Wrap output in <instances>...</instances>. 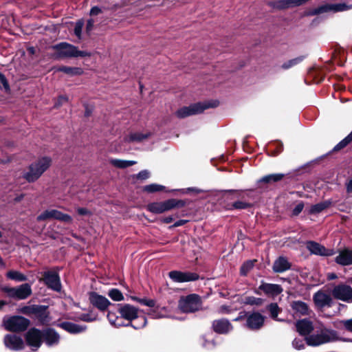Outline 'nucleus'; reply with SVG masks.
I'll list each match as a JSON object with an SVG mask.
<instances>
[{"instance_id": "nucleus-47", "label": "nucleus", "mask_w": 352, "mask_h": 352, "mask_svg": "<svg viewBox=\"0 0 352 352\" xmlns=\"http://www.w3.org/2000/svg\"><path fill=\"white\" fill-rule=\"evenodd\" d=\"M263 300L260 298H256L254 296H248L245 299V302L248 305H260L263 303Z\"/></svg>"}, {"instance_id": "nucleus-8", "label": "nucleus", "mask_w": 352, "mask_h": 352, "mask_svg": "<svg viewBox=\"0 0 352 352\" xmlns=\"http://www.w3.org/2000/svg\"><path fill=\"white\" fill-rule=\"evenodd\" d=\"M3 322L6 329L15 332L25 331L30 324L28 319L19 316L5 318Z\"/></svg>"}, {"instance_id": "nucleus-9", "label": "nucleus", "mask_w": 352, "mask_h": 352, "mask_svg": "<svg viewBox=\"0 0 352 352\" xmlns=\"http://www.w3.org/2000/svg\"><path fill=\"white\" fill-rule=\"evenodd\" d=\"M331 293L333 296L338 300L352 302V287L349 285H338L333 287Z\"/></svg>"}, {"instance_id": "nucleus-29", "label": "nucleus", "mask_w": 352, "mask_h": 352, "mask_svg": "<svg viewBox=\"0 0 352 352\" xmlns=\"http://www.w3.org/2000/svg\"><path fill=\"white\" fill-rule=\"evenodd\" d=\"M148 314L153 318H162L168 316V309L165 307H154L149 310Z\"/></svg>"}, {"instance_id": "nucleus-21", "label": "nucleus", "mask_w": 352, "mask_h": 352, "mask_svg": "<svg viewBox=\"0 0 352 352\" xmlns=\"http://www.w3.org/2000/svg\"><path fill=\"white\" fill-rule=\"evenodd\" d=\"M43 339L47 346H51L58 344L60 336L55 330L49 328L43 331Z\"/></svg>"}, {"instance_id": "nucleus-44", "label": "nucleus", "mask_w": 352, "mask_h": 352, "mask_svg": "<svg viewBox=\"0 0 352 352\" xmlns=\"http://www.w3.org/2000/svg\"><path fill=\"white\" fill-rule=\"evenodd\" d=\"M267 309L270 313L271 317L276 320H278L277 317L280 309L278 305L276 303H271L268 305Z\"/></svg>"}, {"instance_id": "nucleus-19", "label": "nucleus", "mask_w": 352, "mask_h": 352, "mask_svg": "<svg viewBox=\"0 0 352 352\" xmlns=\"http://www.w3.org/2000/svg\"><path fill=\"white\" fill-rule=\"evenodd\" d=\"M307 248L314 254L320 256H331L333 254V251L326 249L323 245L315 241H308Z\"/></svg>"}, {"instance_id": "nucleus-48", "label": "nucleus", "mask_w": 352, "mask_h": 352, "mask_svg": "<svg viewBox=\"0 0 352 352\" xmlns=\"http://www.w3.org/2000/svg\"><path fill=\"white\" fill-rule=\"evenodd\" d=\"M250 206V204L248 202L243 201H237L232 204V208L234 209H245Z\"/></svg>"}, {"instance_id": "nucleus-3", "label": "nucleus", "mask_w": 352, "mask_h": 352, "mask_svg": "<svg viewBox=\"0 0 352 352\" xmlns=\"http://www.w3.org/2000/svg\"><path fill=\"white\" fill-rule=\"evenodd\" d=\"M52 48L56 50V53L54 55L55 58L85 57L91 55L90 53L85 51H80L76 47L65 42L55 45Z\"/></svg>"}, {"instance_id": "nucleus-6", "label": "nucleus", "mask_w": 352, "mask_h": 352, "mask_svg": "<svg viewBox=\"0 0 352 352\" xmlns=\"http://www.w3.org/2000/svg\"><path fill=\"white\" fill-rule=\"evenodd\" d=\"M352 9V5H348L344 3H327L318 8L311 9L308 11L307 15L314 16L328 12H338Z\"/></svg>"}, {"instance_id": "nucleus-50", "label": "nucleus", "mask_w": 352, "mask_h": 352, "mask_svg": "<svg viewBox=\"0 0 352 352\" xmlns=\"http://www.w3.org/2000/svg\"><path fill=\"white\" fill-rule=\"evenodd\" d=\"M292 346L296 349L300 350L304 348V340L300 338H295L292 342Z\"/></svg>"}, {"instance_id": "nucleus-46", "label": "nucleus", "mask_w": 352, "mask_h": 352, "mask_svg": "<svg viewBox=\"0 0 352 352\" xmlns=\"http://www.w3.org/2000/svg\"><path fill=\"white\" fill-rule=\"evenodd\" d=\"M97 316L92 314L91 312L87 314H82L78 316V319L85 322H93L96 320Z\"/></svg>"}, {"instance_id": "nucleus-4", "label": "nucleus", "mask_w": 352, "mask_h": 352, "mask_svg": "<svg viewBox=\"0 0 352 352\" xmlns=\"http://www.w3.org/2000/svg\"><path fill=\"white\" fill-rule=\"evenodd\" d=\"M118 312L122 320L125 319L129 321L127 324L135 329H139L146 326L147 320L145 317H142L141 324L139 325L133 324L131 321L138 318V309L130 304L118 305Z\"/></svg>"}, {"instance_id": "nucleus-20", "label": "nucleus", "mask_w": 352, "mask_h": 352, "mask_svg": "<svg viewBox=\"0 0 352 352\" xmlns=\"http://www.w3.org/2000/svg\"><path fill=\"white\" fill-rule=\"evenodd\" d=\"M214 331L220 334H226L231 331L233 329L232 325L226 319L216 320L212 322Z\"/></svg>"}, {"instance_id": "nucleus-60", "label": "nucleus", "mask_w": 352, "mask_h": 352, "mask_svg": "<svg viewBox=\"0 0 352 352\" xmlns=\"http://www.w3.org/2000/svg\"><path fill=\"white\" fill-rule=\"evenodd\" d=\"M67 100H68V98L66 96H60L58 100L57 103H56V106L61 105L63 102H67Z\"/></svg>"}, {"instance_id": "nucleus-33", "label": "nucleus", "mask_w": 352, "mask_h": 352, "mask_svg": "<svg viewBox=\"0 0 352 352\" xmlns=\"http://www.w3.org/2000/svg\"><path fill=\"white\" fill-rule=\"evenodd\" d=\"M110 163L114 166L115 167L119 168H124L131 166H133L136 164L135 161L133 160H123L118 159H111L110 160Z\"/></svg>"}, {"instance_id": "nucleus-18", "label": "nucleus", "mask_w": 352, "mask_h": 352, "mask_svg": "<svg viewBox=\"0 0 352 352\" xmlns=\"http://www.w3.org/2000/svg\"><path fill=\"white\" fill-rule=\"evenodd\" d=\"M46 307L41 305L24 306L19 309V312L27 316L34 315L36 317L42 318L45 315Z\"/></svg>"}, {"instance_id": "nucleus-10", "label": "nucleus", "mask_w": 352, "mask_h": 352, "mask_svg": "<svg viewBox=\"0 0 352 352\" xmlns=\"http://www.w3.org/2000/svg\"><path fill=\"white\" fill-rule=\"evenodd\" d=\"M46 219H57L65 223H72V221L71 216L54 209L47 210L37 217L38 221Z\"/></svg>"}, {"instance_id": "nucleus-12", "label": "nucleus", "mask_w": 352, "mask_h": 352, "mask_svg": "<svg viewBox=\"0 0 352 352\" xmlns=\"http://www.w3.org/2000/svg\"><path fill=\"white\" fill-rule=\"evenodd\" d=\"M169 278L175 283L194 281L199 278V275L190 272L173 270L168 273Z\"/></svg>"}, {"instance_id": "nucleus-59", "label": "nucleus", "mask_w": 352, "mask_h": 352, "mask_svg": "<svg viewBox=\"0 0 352 352\" xmlns=\"http://www.w3.org/2000/svg\"><path fill=\"white\" fill-rule=\"evenodd\" d=\"M101 12V10L97 7V6H95L94 8H92L90 10V14L91 15H97L100 12Z\"/></svg>"}, {"instance_id": "nucleus-40", "label": "nucleus", "mask_w": 352, "mask_h": 352, "mask_svg": "<svg viewBox=\"0 0 352 352\" xmlns=\"http://www.w3.org/2000/svg\"><path fill=\"white\" fill-rule=\"evenodd\" d=\"M303 59L304 56H302L289 60L281 65V68L283 69H288L301 63L303 60Z\"/></svg>"}, {"instance_id": "nucleus-27", "label": "nucleus", "mask_w": 352, "mask_h": 352, "mask_svg": "<svg viewBox=\"0 0 352 352\" xmlns=\"http://www.w3.org/2000/svg\"><path fill=\"white\" fill-rule=\"evenodd\" d=\"M58 326L70 333H79L86 329V326L76 324L70 322H61Z\"/></svg>"}, {"instance_id": "nucleus-11", "label": "nucleus", "mask_w": 352, "mask_h": 352, "mask_svg": "<svg viewBox=\"0 0 352 352\" xmlns=\"http://www.w3.org/2000/svg\"><path fill=\"white\" fill-rule=\"evenodd\" d=\"M209 106L205 104L196 103L188 107H184L176 111V116L179 118H184L190 116L201 113Z\"/></svg>"}, {"instance_id": "nucleus-35", "label": "nucleus", "mask_w": 352, "mask_h": 352, "mask_svg": "<svg viewBox=\"0 0 352 352\" xmlns=\"http://www.w3.org/2000/svg\"><path fill=\"white\" fill-rule=\"evenodd\" d=\"M146 209L154 214H161L164 212L163 202H153L146 206Z\"/></svg>"}, {"instance_id": "nucleus-7", "label": "nucleus", "mask_w": 352, "mask_h": 352, "mask_svg": "<svg viewBox=\"0 0 352 352\" xmlns=\"http://www.w3.org/2000/svg\"><path fill=\"white\" fill-rule=\"evenodd\" d=\"M2 290L8 297L16 300H25L32 295V290L30 284L24 283L17 287H5Z\"/></svg>"}, {"instance_id": "nucleus-36", "label": "nucleus", "mask_w": 352, "mask_h": 352, "mask_svg": "<svg viewBox=\"0 0 352 352\" xmlns=\"http://www.w3.org/2000/svg\"><path fill=\"white\" fill-rule=\"evenodd\" d=\"M331 204L330 201H324L320 202L317 204L313 205L311 206L309 209L310 214H318L324 210L325 208H328Z\"/></svg>"}, {"instance_id": "nucleus-54", "label": "nucleus", "mask_w": 352, "mask_h": 352, "mask_svg": "<svg viewBox=\"0 0 352 352\" xmlns=\"http://www.w3.org/2000/svg\"><path fill=\"white\" fill-rule=\"evenodd\" d=\"M180 190L182 192V193L194 192L196 194H199L204 192L203 190L197 188H188L186 189H182Z\"/></svg>"}, {"instance_id": "nucleus-15", "label": "nucleus", "mask_w": 352, "mask_h": 352, "mask_svg": "<svg viewBox=\"0 0 352 352\" xmlns=\"http://www.w3.org/2000/svg\"><path fill=\"white\" fill-rule=\"evenodd\" d=\"M44 281L47 287L54 291L59 292L61 289V283L57 272L47 271L44 272Z\"/></svg>"}, {"instance_id": "nucleus-39", "label": "nucleus", "mask_w": 352, "mask_h": 352, "mask_svg": "<svg viewBox=\"0 0 352 352\" xmlns=\"http://www.w3.org/2000/svg\"><path fill=\"white\" fill-rule=\"evenodd\" d=\"M166 187L164 186L157 184H151L146 185L143 187L142 190L148 193H153L156 192L164 190Z\"/></svg>"}, {"instance_id": "nucleus-34", "label": "nucleus", "mask_w": 352, "mask_h": 352, "mask_svg": "<svg viewBox=\"0 0 352 352\" xmlns=\"http://www.w3.org/2000/svg\"><path fill=\"white\" fill-rule=\"evenodd\" d=\"M6 276L8 278L15 280L16 282H23L28 280L25 275L16 270H10L7 272Z\"/></svg>"}, {"instance_id": "nucleus-43", "label": "nucleus", "mask_w": 352, "mask_h": 352, "mask_svg": "<svg viewBox=\"0 0 352 352\" xmlns=\"http://www.w3.org/2000/svg\"><path fill=\"white\" fill-rule=\"evenodd\" d=\"M131 299L134 301L138 302L141 305L149 307H154L155 305V302L154 300L152 299H148V298H140L135 296H131Z\"/></svg>"}, {"instance_id": "nucleus-51", "label": "nucleus", "mask_w": 352, "mask_h": 352, "mask_svg": "<svg viewBox=\"0 0 352 352\" xmlns=\"http://www.w3.org/2000/svg\"><path fill=\"white\" fill-rule=\"evenodd\" d=\"M151 173L148 170H143L139 172L135 177L138 179L145 180L150 177Z\"/></svg>"}, {"instance_id": "nucleus-31", "label": "nucleus", "mask_w": 352, "mask_h": 352, "mask_svg": "<svg viewBox=\"0 0 352 352\" xmlns=\"http://www.w3.org/2000/svg\"><path fill=\"white\" fill-rule=\"evenodd\" d=\"M107 318L111 324L114 327H120L123 326H129V324H124L122 322L120 316H117L114 312L109 311L107 314Z\"/></svg>"}, {"instance_id": "nucleus-53", "label": "nucleus", "mask_w": 352, "mask_h": 352, "mask_svg": "<svg viewBox=\"0 0 352 352\" xmlns=\"http://www.w3.org/2000/svg\"><path fill=\"white\" fill-rule=\"evenodd\" d=\"M304 208V204L302 202L298 203L293 210L292 214L295 216L298 215Z\"/></svg>"}, {"instance_id": "nucleus-30", "label": "nucleus", "mask_w": 352, "mask_h": 352, "mask_svg": "<svg viewBox=\"0 0 352 352\" xmlns=\"http://www.w3.org/2000/svg\"><path fill=\"white\" fill-rule=\"evenodd\" d=\"M163 202L164 212L170 210L175 208H182L185 206V202L182 200L170 199Z\"/></svg>"}, {"instance_id": "nucleus-57", "label": "nucleus", "mask_w": 352, "mask_h": 352, "mask_svg": "<svg viewBox=\"0 0 352 352\" xmlns=\"http://www.w3.org/2000/svg\"><path fill=\"white\" fill-rule=\"evenodd\" d=\"M344 327L352 332V318L343 322Z\"/></svg>"}, {"instance_id": "nucleus-1", "label": "nucleus", "mask_w": 352, "mask_h": 352, "mask_svg": "<svg viewBox=\"0 0 352 352\" xmlns=\"http://www.w3.org/2000/svg\"><path fill=\"white\" fill-rule=\"evenodd\" d=\"M339 336L334 330L323 328L316 333L305 337V342L309 346H317L328 342L338 340Z\"/></svg>"}, {"instance_id": "nucleus-45", "label": "nucleus", "mask_w": 352, "mask_h": 352, "mask_svg": "<svg viewBox=\"0 0 352 352\" xmlns=\"http://www.w3.org/2000/svg\"><path fill=\"white\" fill-rule=\"evenodd\" d=\"M254 262V261H247L245 262L241 267V274L245 276L253 268Z\"/></svg>"}, {"instance_id": "nucleus-56", "label": "nucleus", "mask_w": 352, "mask_h": 352, "mask_svg": "<svg viewBox=\"0 0 352 352\" xmlns=\"http://www.w3.org/2000/svg\"><path fill=\"white\" fill-rule=\"evenodd\" d=\"M77 212L80 215H90L91 212L85 208H78Z\"/></svg>"}, {"instance_id": "nucleus-52", "label": "nucleus", "mask_w": 352, "mask_h": 352, "mask_svg": "<svg viewBox=\"0 0 352 352\" xmlns=\"http://www.w3.org/2000/svg\"><path fill=\"white\" fill-rule=\"evenodd\" d=\"M82 27H83L82 21H78L76 23V25L74 28V34L77 36L78 38H80Z\"/></svg>"}, {"instance_id": "nucleus-25", "label": "nucleus", "mask_w": 352, "mask_h": 352, "mask_svg": "<svg viewBox=\"0 0 352 352\" xmlns=\"http://www.w3.org/2000/svg\"><path fill=\"white\" fill-rule=\"evenodd\" d=\"M273 270L276 273H283L291 268V263L287 258L279 256L273 264Z\"/></svg>"}, {"instance_id": "nucleus-28", "label": "nucleus", "mask_w": 352, "mask_h": 352, "mask_svg": "<svg viewBox=\"0 0 352 352\" xmlns=\"http://www.w3.org/2000/svg\"><path fill=\"white\" fill-rule=\"evenodd\" d=\"M292 308L296 314L300 316L309 315L310 310L307 303L298 300L292 303Z\"/></svg>"}, {"instance_id": "nucleus-55", "label": "nucleus", "mask_w": 352, "mask_h": 352, "mask_svg": "<svg viewBox=\"0 0 352 352\" xmlns=\"http://www.w3.org/2000/svg\"><path fill=\"white\" fill-rule=\"evenodd\" d=\"M203 345L205 348H206L208 349H212L215 346L216 344H215V342H214V340L208 341V340H205Z\"/></svg>"}, {"instance_id": "nucleus-2", "label": "nucleus", "mask_w": 352, "mask_h": 352, "mask_svg": "<svg viewBox=\"0 0 352 352\" xmlns=\"http://www.w3.org/2000/svg\"><path fill=\"white\" fill-rule=\"evenodd\" d=\"M52 159L49 157H43L30 165L29 170L25 173L24 178L29 182L37 180L43 173L51 166Z\"/></svg>"}, {"instance_id": "nucleus-13", "label": "nucleus", "mask_w": 352, "mask_h": 352, "mask_svg": "<svg viewBox=\"0 0 352 352\" xmlns=\"http://www.w3.org/2000/svg\"><path fill=\"white\" fill-rule=\"evenodd\" d=\"M265 321V316L258 312L248 314L246 317V327L251 330L260 329Z\"/></svg>"}, {"instance_id": "nucleus-5", "label": "nucleus", "mask_w": 352, "mask_h": 352, "mask_svg": "<svg viewBox=\"0 0 352 352\" xmlns=\"http://www.w3.org/2000/svg\"><path fill=\"white\" fill-rule=\"evenodd\" d=\"M201 305L199 296L196 294H190L179 299L178 307L183 313H192L198 311Z\"/></svg>"}, {"instance_id": "nucleus-14", "label": "nucleus", "mask_w": 352, "mask_h": 352, "mask_svg": "<svg viewBox=\"0 0 352 352\" xmlns=\"http://www.w3.org/2000/svg\"><path fill=\"white\" fill-rule=\"evenodd\" d=\"M89 299L92 305L102 311L107 310L111 304L106 297L94 292L89 293Z\"/></svg>"}, {"instance_id": "nucleus-63", "label": "nucleus", "mask_w": 352, "mask_h": 352, "mask_svg": "<svg viewBox=\"0 0 352 352\" xmlns=\"http://www.w3.org/2000/svg\"><path fill=\"white\" fill-rule=\"evenodd\" d=\"M187 222L186 220H179L177 221H176L173 227H179V226H183L184 224H185Z\"/></svg>"}, {"instance_id": "nucleus-49", "label": "nucleus", "mask_w": 352, "mask_h": 352, "mask_svg": "<svg viewBox=\"0 0 352 352\" xmlns=\"http://www.w3.org/2000/svg\"><path fill=\"white\" fill-rule=\"evenodd\" d=\"M0 89H3L6 92L10 91V86L4 75L0 73Z\"/></svg>"}, {"instance_id": "nucleus-32", "label": "nucleus", "mask_w": 352, "mask_h": 352, "mask_svg": "<svg viewBox=\"0 0 352 352\" xmlns=\"http://www.w3.org/2000/svg\"><path fill=\"white\" fill-rule=\"evenodd\" d=\"M151 135V132H146V133H142V132H135V133H131L129 138H128V140L129 142H140L147 138H148Z\"/></svg>"}, {"instance_id": "nucleus-64", "label": "nucleus", "mask_w": 352, "mask_h": 352, "mask_svg": "<svg viewBox=\"0 0 352 352\" xmlns=\"http://www.w3.org/2000/svg\"><path fill=\"white\" fill-rule=\"evenodd\" d=\"M173 221V218L172 216L166 217L162 219V221L165 223H169L172 222Z\"/></svg>"}, {"instance_id": "nucleus-61", "label": "nucleus", "mask_w": 352, "mask_h": 352, "mask_svg": "<svg viewBox=\"0 0 352 352\" xmlns=\"http://www.w3.org/2000/svg\"><path fill=\"white\" fill-rule=\"evenodd\" d=\"M94 21L93 19H89L87 23V30L91 31L94 27Z\"/></svg>"}, {"instance_id": "nucleus-38", "label": "nucleus", "mask_w": 352, "mask_h": 352, "mask_svg": "<svg viewBox=\"0 0 352 352\" xmlns=\"http://www.w3.org/2000/svg\"><path fill=\"white\" fill-rule=\"evenodd\" d=\"M283 177L284 175L281 173L270 174L263 177L261 179H260L259 182H276L281 180L283 178Z\"/></svg>"}, {"instance_id": "nucleus-42", "label": "nucleus", "mask_w": 352, "mask_h": 352, "mask_svg": "<svg viewBox=\"0 0 352 352\" xmlns=\"http://www.w3.org/2000/svg\"><path fill=\"white\" fill-rule=\"evenodd\" d=\"M352 141V131L342 141H340L338 144H336L333 151H337L347 146Z\"/></svg>"}, {"instance_id": "nucleus-22", "label": "nucleus", "mask_w": 352, "mask_h": 352, "mask_svg": "<svg viewBox=\"0 0 352 352\" xmlns=\"http://www.w3.org/2000/svg\"><path fill=\"white\" fill-rule=\"evenodd\" d=\"M314 301L318 307H330L332 302V298L330 295L323 292H318L314 296Z\"/></svg>"}, {"instance_id": "nucleus-58", "label": "nucleus", "mask_w": 352, "mask_h": 352, "mask_svg": "<svg viewBox=\"0 0 352 352\" xmlns=\"http://www.w3.org/2000/svg\"><path fill=\"white\" fill-rule=\"evenodd\" d=\"M226 192H231L233 194V198L236 197H241L242 190H225Z\"/></svg>"}, {"instance_id": "nucleus-62", "label": "nucleus", "mask_w": 352, "mask_h": 352, "mask_svg": "<svg viewBox=\"0 0 352 352\" xmlns=\"http://www.w3.org/2000/svg\"><path fill=\"white\" fill-rule=\"evenodd\" d=\"M346 191L349 193L352 192V179H350L346 184Z\"/></svg>"}, {"instance_id": "nucleus-16", "label": "nucleus", "mask_w": 352, "mask_h": 352, "mask_svg": "<svg viewBox=\"0 0 352 352\" xmlns=\"http://www.w3.org/2000/svg\"><path fill=\"white\" fill-rule=\"evenodd\" d=\"M3 342L5 346L13 351H19L23 349L24 342L22 338L14 334H8L5 336Z\"/></svg>"}, {"instance_id": "nucleus-24", "label": "nucleus", "mask_w": 352, "mask_h": 352, "mask_svg": "<svg viewBox=\"0 0 352 352\" xmlns=\"http://www.w3.org/2000/svg\"><path fill=\"white\" fill-rule=\"evenodd\" d=\"M296 327L299 334L309 336V333L314 330L312 322L307 319H302L296 322Z\"/></svg>"}, {"instance_id": "nucleus-37", "label": "nucleus", "mask_w": 352, "mask_h": 352, "mask_svg": "<svg viewBox=\"0 0 352 352\" xmlns=\"http://www.w3.org/2000/svg\"><path fill=\"white\" fill-rule=\"evenodd\" d=\"M59 72H64L70 76H76L80 75L82 74V69L80 67H60L58 69Z\"/></svg>"}, {"instance_id": "nucleus-17", "label": "nucleus", "mask_w": 352, "mask_h": 352, "mask_svg": "<svg viewBox=\"0 0 352 352\" xmlns=\"http://www.w3.org/2000/svg\"><path fill=\"white\" fill-rule=\"evenodd\" d=\"M26 341L28 344L36 349L40 347L43 339V331L36 329H31L26 333Z\"/></svg>"}, {"instance_id": "nucleus-23", "label": "nucleus", "mask_w": 352, "mask_h": 352, "mask_svg": "<svg viewBox=\"0 0 352 352\" xmlns=\"http://www.w3.org/2000/svg\"><path fill=\"white\" fill-rule=\"evenodd\" d=\"M258 289L262 290L265 294L276 296L283 292V288L280 285L271 283H262Z\"/></svg>"}, {"instance_id": "nucleus-26", "label": "nucleus", "mask_w": 352, "mask_h": 352, "mask_svg": "<svg viewBox=\"0 0 352 352\" xmlns=\"http://www.w3.org/2000/svg\"><path fill=\"white\" fill-rule=\"evenodd\" d=\"M336 262L341 265H349L352 264V250L345 249L340 252L336 257Z\"/></svg>"}, {"instance_id": "nucleus-41", "label": "nucleus", "mask_w": 352, "mask_h": 352, "mask_svg": "<svg viewBox=\"0 0 352 352\" xmlns=\"http://www.w3.org/2000/svg\"><path fill=\"white\" fill-rule=\"evenodd\" d=\"M108 296L114 301H122L124 299L122 293L116 288L110 289L108 292Z\"/></svg>"}]
</instances>
